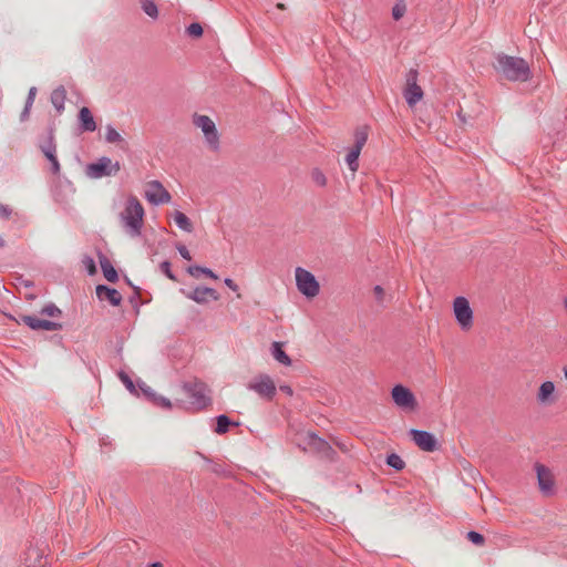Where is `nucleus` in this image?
Returning <instances> with one entry per match:
<instances>
[{
    "label": "nucleus",
    "instance_id": "f257e3e1",
    "mask_svg": "<svg viewBox=\"0 0 567 567\" xmlns=\"http://www.w3.org/2000/svg\"><path fill=\"white\" fill-rule=\"evenodd\" d=\"M493 66L497 73L512 82H526L532 78L529 64L520 56L498 53Z\"/></svg>",
    "mask_w": 567,
    "mask_h": 567
},
{
    "label": "nucleus",
    "instance_id": "f03ea898",
    "mask_svg": "<svg viewBox=\"0 0 567 567\" xmlns=\"http://www.w3.org/2000/svg\"><path fill=\"white\" fill-rule=\"evenodd\" d=\"M144 215V208L138 199L135 196H130L124 210L121 213V219L128 228L131 236L141 235Z\"/></svg>",
    "mask_w": 567,
    "mask_h": 567
},
{
    "label": "nucleus",
    "instance_id": "7ed1b4c3",
    "mask_svg": "<svg viewBox=\"0 0 567 567\" xmlns=\"http://www.w3.org/2000/svg\"><path fill=\"white\" fill-rule=\"evenodd\" d=\"M183 390L190 404L197 410H204L212 404L210 389L208 385L199 380L184 382Z\"/></svg>",
    "mask_w": 567,
    "mask_h": 567
},
{
    "label": "nucleus",
    "instance_id": "20e7f679",
    "mask_svg": "<svg viewBox=\"0 0 567 567\" xmlns=\"http://www.w3.org/2000/svg\"><path fill=\"white\" fill-rule=\"evenodd\" d=\"M121 169L120 163H113L107 156L100 157L96 162L90 163L86 166V175L90 178L99 179L104 176H114Z\"/></svg>",
    "mask_w": 567,
    "mask_h": 567
},
{
    "label": "nucleus",
    "instance_id": "39448f33",
    "mask_svg": "<svg viewBox=\"0 0 567 567\" xmlns=\"http://www.w3.org/2000/svg\"><path fill=\"white\" fill-rule=\"evenodd\" d=\"M298 290L307 298H313L319 293L320 286L315 275L298 267L295 271Z\"/></svg>",
    "mask_w": 567,
    "mask_h": 567
},
{
    "label": "nucleus",
    "instance_id": "423d86ee",
    "mask_svg": "<svg viewBox=\"0 0 567 567\" xmlns=\"http://www.w3.org/2000/svg\"><path fill=\"white\" fill-rule=\"evenodd\" d=\"M393 403L403 411H415L417 401L414 393L403 384H395L391 390Z\"/></svg>",
    "mask_w": 567,
    "mask_h": 567
},
{
    "label": "nucleus",
    "instance_id": "0eeeda50",
    "mask_svg": "<svg viewBox=\"0 0 567 567\" xmlns=\"http://www.w3.org/2000/svg\"><path fill=\"white\" fill-rule=\"evenodd\" d=\"M453 310L455 320L462 330H468L473 324V310L468 300L463 296L456 297L453 302Z\"/></svg>",
    "mask_w": 567,
    "mask_h": 567
},
{
    "label": "nucleus",
    "instance_id": "6e6552de",
    "mask_svg": "<svg viewBox=\"0 0 567 567\" xmlns=\"http://www.w3.org/2000/svg\"><path fill=\"white\" fill-rule=\"evenodd\" d=\"M194 124L202 128L205 138L213 151L219 150V136L214 121L207 115H195Z\"/></svg>",
    "mask_w": 567,
    "mask_h": 567
},
{
    "label": "nucleus",
    "instance_id": "1a4fd4ad",
    "mask_svg": "<svg viewBox=\"0 0 567 567\" xmlns=\"http://www.w3.org/2000/svg\"><path fill=\"white\" fill-rule=\"evenodd\" d=\"M39 148L51 164V173L59 175L61 167L56 157V144L54 140V127H48V137L44 142L39 144Z\"/></svg>",
    "mask_w": 567,
    "mask_h": 567
},
{
    "label": "nucleus",
    "instance_id": "9d476101",
    "mask_svg": "<svg viewBox=\"0 0 567 567\" xmlns=\"http://www.w3.org/2000/svg\"><path fill=\"white\" fill-rule=\"evenodd\" d=\"M247 389L256 392L261 398L271 401L276 395V385L267 374H260L247 385Z\"/></svg>",
    "mask_w": 567,
    "mask_h": 567
},
{
    "label": "nucleus",
    "instance_id": "9b49d317",
    "mask_svg": "<svg viewBox=\"0 0 567 567\" xmlns=\"http://www.w3.org/2000/svg\"><path fill=\"white\" fill-rule=\"evenodd\" d=\"M409 435L422 451L434 452L440 447L435 435L429 431L411 429Z\"/></svg>",
    "mask_w": 567,
    "mask_h": 567
},
{
    "label": "nucleus",
    "instance_id": "f8f14e48",
    "mask_svg": "<svg viewBox=\"0 0 567 567\" xmlns=\"http://www.w3.org/2000/svg\"><path fill=\"white\" fill-rule=\"evenodd\" d=\"M146 199L153 205H161L169 202L171 194L164 188L161 182L151 181L145 192Z\"/></svg>",
    "mask_w": 567,
    "mask_h": 567
},
{
    "label": "nucleus",
    "instance_id": "ddd939ff",
    "mask_svg": "<svg viewBox=\"0 0 567 567\" xmlns=\"http://www.w3.org/2000/svg\"><path fill=\"white\" fill-rule=\"evenodd\" d=\"M21 320L25 326H28L31 330L34 331H58L62 329V323L47 319H40L35 316H22Z\"/></svg>",
    "mask_w": 567,
    "mask_h": 567
},
{
    "label": "nucleus",
    "instance_id": "4468645a",
    "mask_svg": "<svg viewBox=\"0 0 567 567\" xmlns=\"http://www.w3.org/2000/svg\"><path fill=\"white\" fill-rule=\"evenodd\" d=\"M183 293H185V296L199 303V305H205L207 303L209 300H218L219 299V295L218 292L214 289V288H209V287H195L193 291L190 292H185L184 290H182Z\"/></svg>",
    "mask_w": 567,
    "mask_h": 567
},
{
    "label": "nucleus",
    "instance_id": "2eb2a0df",
    "mask_svg": "<svg viewBox=\"0 0 567 567\" xmlns=\"http://www.w3.org/2000/svg\"><path fill=\"white\" fill-rule=\"evenodd\" d=\"M535 470L540 492L546 495L553 494L554 480L550 471L545 465L539 463L535 465Z\"/></svg>",
    "mask_w": 567,
    "mask_h": 567
},
{
    "label": "nucleus",
    "instance_id": "dca6fc26",
    "mask_svg": "<svg viewBox=\"0 0 567 567\" xmlns=\"http://www.w3.org/2000/svg\"><path fill=\"white\" fill-rule=\"evenodd\" d=\"M95 292L100 301H107L114 307L120 306L122 302V295L115 288H111L106 285H97Z\"/></svg>",
    "mask_w": 567,
    "mask_h": 567
},
{
    "label": "nucleus",
    "instance_id": "f3484780",
    "mask_svg": "<svg viewBox=\"0 0 567 567\" xmlns=\"http://www.w3.org/2000/svg\"><path fill=\"white\" fill-rule=\"evenodd\" d=\"M79 130L81 132H94L96 130V122L89 107L83 106L78 114Z\"/></svg>",
    "mask_w": 567,
    "mask_h": 567
},
{
    "label": "nucleus",
    "instance_id": "a211bd4d",
    "mask_svg": "<svg viewBox=\"0 0 567 567\" xmlns=\"http://www.w3.org/2000/svg\"><path fill=\"white\" fill-rule=\"evenodd\" d=\"M537 401L543 404H551L555 402V384L553 381H544L537 392Z\"/></svg>",
    "mask_w": 567,
    "mask_h": 567
},
{
    "label": "nucleus",
    "instance_id": "6ab92c4d",
    "mask_svg": "<svg viewBox=\"0 0 567 567\" xmlns=\"http://www.w3.org/2000/svg\"><path fill=\"white\" fill-rule=\"evenodd\" d=\"M97 259L105 279L113 284L116 282L118 274L110 259L101 250H97Z\"/></svg>",
    "mask_w": 567,
    "mask_h": 567
},
{
    "label": "nucleus",
    "instance_id": "aec40b11",
    "mask_svg": "<svg viewBox=\"0 0 567 567\" xmlns=\"http://www.w3.org/2000/svg\"><path fill=\"white\" fill-rule=\"evenodd\" d=\"M309 444L327 457L333 458L336 455V451L332 446L324 439H321L313 433L309 435Z\"/></svg>",
    "mask_w": 567,
    "mask_h": 567
},
{
    "label": "nucleus",
    "instance_id": "412c9836",
    "mask_svg": "<svg viewBox=\"0 0 567 567\" xmlns=\"http://www.w3.org/2000/svg\"><path fill=\"white\" fill-rule=\"evenodd\" d=\"M271 355L276 361H278L280 364L285 367L291 365L292 361L291 358L286 353L284 350V343L279 341H275L271 344L270 348Z\"/></svg>",
    "mask_w": 567,
    "mask_h": 567
},
{
    "label": "nucleus",
    "instance_id": "4be33fe9",
    "mask_svg": "<svg viewBox=\"0 0 567 567\" xmlns=\"http://www.w3.org/2000/svg\"><path fill=\"white\" fill-rule=\"evenodd\" d=\"M404 99L410 106L415 105L422 97L423 91L420 85L413 84L406 86L403 92Z\"/></svg>",
    "mask_w": 567,
    "mask_h": 567
},
{
    "label": "nucleus",
    "instance_id": "5701e85b",
    "mask_svg": "<svg viewBox=\"0 0 567 567\" xmlns=\"http://www.w3.org/2000/svg\"><path fill=\"white\" fill-rule=\"evenodd\" d=\"M65 99L66 91L62 85L54 89L51 93V103L59 113H62L64 111Z\"/></svg>",
    "mask_w": 567,
    "mask_h": 567
},
{
    "label": "nucleus",
    "instance_id": "b1692460",
    "mask_svg": "<svg viewBox=\"0 0 567 567\" xmlns=\"http://www.w3.org/2000/svg\"><path fill=\"white\" fill-rule=\"evenodd\" d=\"M231 425L238 426L239 423L231 421L229 419V416L226 415V414H219V415L216 416L215 432L217 434H225V433H227L229 431V427Z\"/></svg>",
    "mask_w": 567,
    "mask_h": 567
},
{
    "label": "nucleus",
    "instance_id": "393cba45",
    "mask_svg": "<svg viewBox=\"0 0 567 567\" xmlns=\"http://www.w3.org/2000/svg\"><path fill=\"white\" fill-rule=\"evenodd\" d=\"M186 271H187V274H189L194 278H199L200 275H202V276H206L208 278H212L214 280L218 279V276L210 268L203 267V266H199V265L189 266L186 269Z\"/></svg>",
    "mask_w": 567,
    "mask_h": 567
},
{
    "label": "nucleus",
    "instance_id": "a878e982",
    "mask_svg": "<svg viewBox=\"0 0 567 567\" xmlns=\"http://www.w3.org/2000/svg\"><path fill=\"white\" fill-rule=\"evenodd\" d=\"M174 220H175L176 226L179 229H182L186 233L193 231V224H192L190 219L184 213L176 210L174 214Z\"/></svg>",
    "mask_w": 567,
    "mask_h": 567
},
{
    "label": "nucleus",
    "instance_id": "bb28decb",
    "mask_svg": "<svg viewBox=\"0 0 567 567\" xmlns=\"http://www.w3.org/2000/svg\"><path fill=\"white\" fill-rule=\"evenodd\" d=\"M141 8L146 16L156 20L158 18V8L153 0H142Z\"/></svg>",
    "mask_w": 567,
    "mask_h": 567
},
{
    "label": "nucleus",
    "instance_id": "cd10ccee",
    "mask_svg": "<svg viewBox=\"0 0 567 567\" xmlns=\"http://www.w3.org/2000/svg\"><path fill=\"white\" fill-rule=\"evenodd\" d=\"M385 463L388 466L395 471H402L405 467V462L396 453H391L386 456Z\"/></svg>",
    "mask_w": 567,
    "mask_h": 567
},
{
    "label": "nucleus",
    "instance_id": "c85d7f7f",
    "mask_svg": "<svg viewBox=\"0 0 567 567\" xmlns=\"http://www.w3.org/2000/svg\"><path fill=\"white\" fill-rule=\"evenodd\" d=\"M359 156H360V152L358 148H351L346 156V162L349 166V169L353 173L357 172V169L359 167V162H358Z\"/></svg>",
    "mask_w": 567,
    "mask_h": 567
},
{
    "label": "nucleus",
    "instance_id": "c756f323",
    "mask_svg": "<svg viewBox=\"0 0 567 567\" xmlns=\"http://www.w3.org/2000/svg\"><path fill=\"white\" fill-rule=\"evenodd\" d=\"M138 390L140 396H143L148 402H153L157 396V393L143 381H138Z\"/></svg>",
    "mask_w": 567,
    "mask_h": 567
},
{
    "label": "nucleus",
    "instance_id": "7c9ffc66",
    "mask_svg": "<svg viewBox=\"0 0 567 567\" xmlns=\"http://www.w3.org/2000/svg\"><path fill=\"white\" fill-rule=\"evenodd\" d=\"M105 141L107 143H121L123 142L122 135L115 130V127L111 124L105 127Z\"/></svg>",
    "mask_w": 567,
    "mask_h": 567
},
{
    "label": "nucleus",
    "instance_id": "2f4dec72",
    "mask_svg": "<svg viewBox=\"0 0 567 567\" xmlns=\"http://www.w3.org/2000/svg\"><path fill=\"white\" fill-rule=\"evenodd\" d=\"M367 140H368V132L365 131V128H358V130H355V132H354V145H353L352 148H358L359 152L361 153L362 147L367 143Z\"/></svg>",
    "mask_w": 567,
    "mask_h": 567
},
{
    "label": "nucleus",
    "instance_id": "473e14b6",
    "mask_svg": "<svg viewBox=\"0 0 567 567\" xmlns=\"http://www.w3.org/2000/svg\"><path fill=\"white\" fill-rule=\"evenodd\" d=\"M118 377H120L121 381L123 382V384L125 385V388L132 394L140 396V393H138L137 389L135 388L133 380L130 378V375L127 373H125L124 371H121L118 373Z\"/></svg>",
    "mask_w": 567,
    "mask_h": 567
},
{
    "label": "nucleus",
    "instance_id": "72a5a7b5",
    "mask_svg": "<svg viewBox=\"0 0 567 567\" xmlns=\"http://www.w3.org/2000/svg\"><path fill=\"white\" fill-rule=\"evenodd\" d=\"M186 33L190 38L198 39L203 35L204 29L200 23L193 22L186 28Z\"/></svg>",
    "mask_w": 567,
    "mask_h": 567
},
{
    "label": "nucleus",
    "instance_id": "f704fd0d",
    "mask_svg": "<svg viewBox=\"0 0 567 567\" xmlns=\"http://www.w3.org/2000/svg\"><path fill=\"white\" fill-rule=\"evenodd\" d=\"M82 265L90 276H93L94 274H96V265H95V260L93 257L85 255L82 258Z\"/></svg>",
    "mask_w": 567,
    "mask_h": 567
},
{
    "label": "nucleus",
    "instance_id": "c9c22d12",
    "mask_svg": "<svg viewBox=\"0 0 567 567\" xmlns=\"http://www.w3.org/2000/svg\"><path fill=\"white\" fill-rule=\"evenodd\" d=\"M40 313L49 317H59L62 311L54 303L50 302L41 309Z\"/></svg>",
    "mask_w": 567,
    "mask_h": 567
},
{
    "label": "nucleus",
    "instance_id": "e433bc0d",
    "mask_svg": "<svg viewBox=\"0 0 567 567\" xmlns=\"http://www.w3.org/2000/svg\"><path fill=\"white\" fill-rule=\"evenodd\" d=\"M466 538L474 545L476 546H482L485 542V538L484 536L478 533V532H475V530H470L467 532L466 534Z\"/></svg>",
    "mask_w": 567,
    "mask_h": 567
},
{
    "label": "nucleus",
    "instance_id": "4c0bfd02",
    "mask_svg": "<svg viewBox=\"0 0 567 567\" xmlns=\"http://www.w3.org/2000/svg\"><path fill=\"white\" fill-rule=\"evenodd\" d=\"M311 176H312L313 182H315L317 185H319V186H321V187L326 186V184H327V177L324 176V174H323L319 168H315V169L312 171Z\"/></svg>",
    "mask_w": 567,
    "mask_h": 567
},
{
    "label": "nucleus",
    "instance_id": "58836bf2",
    "mask_svg": "<svg viewBox=\"0 0 567 567\" xmlns=\"http://www.w3.org/2000/svg\"><path fill=\"white\" fill-rule=\"evenodd\" d=\"M159 269L165 276L171 280H176L175 274L171 269V262L168 260H164L159 264Z\"/></svg>",
    "mask_w": 567,
    "mask_h": 567
},
{
    "label": "nucleus",
    "instance_id": "ea45409f",
    "mask_svg": "<svg viewBox=\"0 0 567 567\" xmlns=\"http://www.w3.org/2000/svg\"><path fill=\"white\" fill-rule=\"evenodd\" d=\"M405 4L404 3H396L393 8H392V17L394 20H400L404 13H405Z\"/></svg>",
    "mask_w": 567,
    "mask_h": 567
},
{
    "label": "nucleus",
    "instance_id": "a19ab883",
    "mask_svg": "<svg viewBox=\"0 0 567 567\" xmlns=\"http://www.w3.org/2000/svg\"><path fill=\"white\" fill-rule=\"evenodd\" d=\"M419 72L416 69H410L405 74L406 86L417 84Z\"/></svg>",
    "mask_w": 567,
    "mask_h": 567
},
{
    "label": "nucleus",
    "instance_id": "79ce46f5",
    "mask_svg": "<svg viewBox=\"0 0 567 567\" xmlns=\"http://www.w3.org/2000/svg\"><path fill=\"white\" fill-rule=\"evenodd\" d=\"M152 403L166 410L172 408L171 401L167 398L159 394H157V396Z\"/></svg>",
    "mask_w": 567,
    "mask_h": 567
},
{
    "label": "nucleus",
    "instance_id": "37998d69",
    "mask_svg": "<svg viewBox=\"0 0 567 567\" xmlns=\"http://www.w3.org/2000/svg\"><path fill=\"white\" fill-rule=\"evenodd\" d=\"M35 95H37V87L35 86L30 87L24 105L32 107V105L34 103Z\"/></svg>",
    "mask_w": 567,
    "mask_h": 567
},
{
    "label": "nucleus",
    "instance_id": "c03bdc74",
    "mask_svg": "<svg viewBox=\"0 0 567 567\" xmlns=\"http://www.w3.org/2000/svg\"><path fill=\"white\" fill-rule=\"evenodd\" d=\"M176 249L183 259H185V260L192 259L190 252L185 245H177Z\"/></svg>",
    "mask_w": 567,
    "mask_h": 567
},
{
    "label": "nucleus",
    "instance_id": "a18cd8bd",
    "mask_svg": "<svg viewBox=\"0 0 567 567\" xmlns=\"http://www.w3.org/2000/svg\"><path fill=\"white\" fill-rule=\"evenodd\" d=\"M11 214L12 209L8 205L0 204V218L8 219L10 218Z\"/></svg>",
    "mask_w": 567,
    "mask_h": 567
},
{
    "label": "nucleus",
    "instance_id": "49530a36",
    "mask_svg": "<svg viewBox=\"0 0 567 567\" xmlns=\"http://www.w3.org/2000/svg\"><path fill=\"white\" fill-rule=\"evenodd\" d=\"M134 293L128 298L130 302L137 308V300L140 298V287H133Z\"/></svg>",
    "mask_w": 567,
    "mask_h": 567
},
{
    "label": "nucleus",
    "instance_id": "de8ad7c7",
    "mask_svg": "<svg viewBox=\"0 0 567 567\" xmlns=\"http://www.w3.org/2000/svg\"><path fill=\"white\" fill-rule=\"evenodd\" d=\"M373 291H374V295H375V299L379 302H382V298H383V295H384L383 288L380 285H377V286H374Z\"/></svg>",
    "mask_w": 567,
    "mask_h": 567
},
{
    "label": "nucleus",
    "instance_id": "09e8293b",
    "mask_svg": "<svg viewBox=\"0 0 567 567\" xmlns=\"http://www.w3.org/2000/svg\"><path fill=\"white\" fill-rule=\"evenodd\" d=\"M224 284L233 291L238 290V285L231 278H225Z\"/></svg>",
    "mask_w": 567,
    "mask_h": 567
},
{
    "label": "nucleus",
    "instance_id": "8fccbe9b",
    "mask_svg": "<svg viewBox=\"0 0 567 567\" xmlns=\"http://www.w3.org/2000/svg\"><path fill=\"white\" fill-rule=\"evenodd\" d=\"M279 390H280L281 392L286 393V394H287V395H289V396H292V395H293V390H292V388H291L290 385H288V384H281V385L279 386Z\"/></svg>",
    "mask_w": 567,
    "mask_h": 567
},
{
    "label": "nucleus",
    "instance_id": "3c124183",
    "mask_svg": "<svg viewBox=\"0 0 567 567\" xmlns=\"http://www.w3.org/2000/svg\"><path fill=\"white\" fill-rule=\"evenodd\" d=\"M30 110H31V106L24 105V107H23V110H22V112H21V114H20V120H21L22 122H23V121H25V120L29 117V115H30Z\"/></svg>",
    "mask_w": 567,
    "mask_h": 567
},
{
    "label": "nucleus",
    "instance_id": "603ef678",
    "mask_svg": "<svg viewBox=\"0 0 567 567\" xmlns=\"http://www.w3.org/2000/svg\"><path fill=\"white\" fill-rule=\"evenodd\" d=\"M212 471H213L214 473H220V471H221L220 465L215 464V465L213 466Z\"/></svg>",
    "mask_w": 567,
    "mask_h": 567
},
{
    "label": "nucleus",
    "instance_id": "864d4df0",
    "mask_svg": "<svg viewBox=\"0 0 567 567\" xmlns=\"http://www.w3.org/2000/svg\"><path fill=\"white\" fill-rule=\"evenodd\" d=\"M147 567H163V566L159 561H154V563L148 564Z\"/></svg>",
    "mask_w": 567,
    "mask_h": 567
},
{
    "label": "nucleus",
    "instance_id": "5fc2aeb1",
    "mask_svg": "<svg viewBox=\"0 0 567 567\" xmlns=\"http://www.w3.org/2000/svg\"><path fill=\"white\" fill-rule=\"evenodd\" d=\"M109 444H111V443H110V442H107V441H106V439H104V437H103V439H101V445H102V446H106V445H109Z\"/></svg>",
    "mask_w": 567,
    "mask_h": 567
},
{
    "label": "nucleus",
    "instance_id": "6e6d98bb",
    "mask_svg": "<svg viewBox=\"0 0 567 567\" xmlns=\"http://www.w3.org/2000/svg\"><path fill=\"white\" fill-rule=\"evenodd\" d=\"M6 245V240L3 239V237L0 235V248H3Z\"/></svg>",
    "mask_w": 567,
    "mask_h": 567
},
{
    "label": "nucleus",
    "instance_id": "4d7b16f0",
    "mask_svg": "<svg viewBox=\"0 0 567 567\" xmlns=\"http://www.w3.org/2000/svg\"><path fill=\"white\" fill-rule=\"evenodd\" d=\"M126 281H127L128 286H131L132 288H133V287H136L135 285H133V284L131 282V280H130L128 278H126Z\"/></svg>",
    "mask_w": 567,
    "mask_h": 567
},
{
    "label": "nucleus",
    "instance_id": "13d9d810",
    "mask_svg": "<svg viewBox=\"0 0 567 567\" xmlns=\"http://www.w3.org/2000/svg\"><path fill=\"white\" fill-rule=\"evenodd\" d=\"M564 377L567 380V367L564 368Z\"/></svg>",
    "mask_w": 567,
    "mask_h": 567
},
{
    "label": "nucleus",
    "instance_id": "bf43d9fd",
    "mask_svg": "<svg viewBox=\"0 0 567 567\" xmlns=\"http://www.w3.org/2000/svg\"><path fill=\"white\" fill-rule=\"evenodd\" d=\"M277 8H278V9H285V6H284L282 3H278V4H277Z\"/></svg>",
    "mask_w": 567,
    "mask_h": 567
},
{
    "label": "nucleus",
    "instance_id": "052dcab7",
    "mask_svg": "<svg viewBox=\"0 0 567 567\" xmlns=\"http://www.w3.org/2000/svg\"><path fill=\"white\" fill-rule=\"evenodd\" d=\"M24 286H25V287H32V286H33V284H32V282H25V285H24Z\"/></svg>",
    "mask_w": 567,
    "mask_h": 567
},
{
    "label": "nucleus",
    "instance_id": "680f3d73",
    "mask_svg": "<svg viewBox=\"0 0 567 567\" xmlns=\"http://www.w3.org/2000/svg\"><path fill=\"white\" fill-rule=\"evenodd\" d=\"M564 306H565V309L567 310V298H565V300H564Z\"/></svg>",
    "mask_w": 567,
    "mask_h": 567
}]
</instances>
